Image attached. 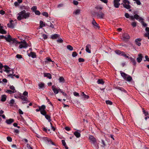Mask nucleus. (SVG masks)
<instances>
[{
  "mask_svg": "<svg viewBox=\"0 0 149 149\" xmlns=\"http://www.w3.org/2000/svg\"><path fill=\"white\" fill-rule=\"evenodd\" d=\"M18 15L17 19L20 21L24 19L28 18L30 16V13L29 12H26L25 10H23L18 13Z\"/></svg>",
  "mask_w": 149,
  "mask_h": 149,
  "instance_id": "obj_1",
  "label": "nucleus"
},
{
  "mask_svg": "<svg viewBox=\"0 0 149 149\" xmlns=\"http://www.w3.org/2000/svg\"><path fill=\"white\" fill-rule=\"evenodd\" d=\"M4 39L8 42H10L11 41H12L13 42L11 43H10V45L13 43H18V41L16 40L15 38H13L11 37L9 35H8L7 37L4 36L3 35L0 36V39Z\"/></svg>",
  "mask_w": 149,
  "mask_h": 149,
  "instance_id": "obj_2",
  "label": "nucleus"
},
{
  "mask_svg": "<svg viewBox=\"0 0 149 149\" xmlns=\"http://www.w3.org/2000/svg\"><path fill=\"white\" fill-rule=\"evenodd\" d=\"M18 43L19 44V49H22V48H26L28 46V44L27 43L26 41L24 40L21 41V42H18V43Z\"/></svg>",
  "mask_w": 149,
  "mask_h": 149,
  "instance_id": "obj_3",
  "label": "nucleus"
},
{
  "mask_svg": "<svg viewBox=\"0 0 149 149\" xmlns=\"http://www.w3.org/2000/svg\"><path fill=\"white\" fill-rule=\"evenodd\" d=\"M120 74L121 76L125 80L128 81H130L132 80V78L130 76L124 72H121Z\"/></svg>",
  "mask_w": 149,
  "mask_h": 149,
  "instance_id": "obj_4",
  "label": "nucleus"
},
{
  "mask_svg": "<svg viewBox=\"0 0 149 149\" xmlns=\"http://www.w3.org/2000/svg\"><path fill=\"white\" fill-rule=\"evenodd\" d=\"M39 108L40 109V112L41 113L42 115L45 114L46 112L45 110L46 108L45 106L43 105L41 106H39Z\"/></svg>",
  "mask_w": 149,
  "mask_h": 149,
  "instance_id": "obj_5",
  "label": "nucleus"
},
{
  "mask_svg": "<svg viewBox=\"0 0 149 149\" xmlns=\"http://www.w3.org/2000/svg\"><path fill=\"white\" fill-rule=\"evenodd\" d=\"M120 0H113V4L114 7L116 8H118L120 6V4L119 2Z\"/></svg>",
  "mask_w": 149,
  "mask_h": 149,
  "instance_id": "obj_6",
  "label": "nucleus"
},
{
  "mask_svg": "<svg viewBox=\"0 0 149 149\" xmlns=\"http://www.w3.org/2000/svg\"><path fill=\"white\" fill-rule=\"evenodd\" d=\"M4 67L5 69L4 71L6 72L7 73H9V72L12 71V74H13V70L12 69L10 68L7 65L4 66Z\"/></svg>",
  "mask_w": 149,
  "mask_h": 149,
  "instance_id": "obj_7",
  "label": "nucleus"
},
{
  "mask_svg": "<svg viewBox=\"0 0 149 149\" xmlns=\"http://www.w3.org/2000/svg\"><path fill=\"white\" fill-rule=\"evenodd\" d=\"M95 13L96 15L97 18L102 19L103 18L104 16V14L102 12H100V13H99L97 12H95Z\"/></svg>",
  "mask_w": 149,
  "mask_h": 149,
  "instance_id": "obj_8",
  "label": "nucleus"
},
{
  "mask_svg": "<svg viewBox=\"0 0 149 149\" xmlns=\"http://www.w3.org/2000/svg\"><path fill=\"white\" fill-rule=\"evenodd\" d=\"M138 57L136 59V60L139 63L141 62L142 60V58L143 57L142 56V55L141 54H138Z\"/></svg>",
  "mask_w": 149,
  "mask_h": 149,
  "instance_id": "obj_9",
  "label": "nucleus"
},
{
  "mask_svg": "<svg viewBox=\"0 0 149 149\" xmlns=\"http://www.w3.org/2000/svg\"><path fill=\"white\" fill-rule=\"evenodd\" d=\"M89 138L90 140L92 141L93 143L95 144L96 142V139L93 136H90Z\"/></svg>",
  "mask_w": 149,
  "mask_h": 149,
  "instance_id": "obj_10",
  "label": "nucleus"
},
{
  "mask_svg": "<svg viewBox=\"0 0 149 149\" xmlns=\"http://www.w3.org/2000/svg\"><path fill=\"white\" fill-rule=\"evenodd\" d=\"M91 45L90 44H87L86 47V51L89 53H91Z\"/></svg>",
  "mask_w": 149,
  "mask_h": 149,
  "instance_id": "obj_11",
  "label": "nucleus"
},
{
  "mask_svg": "<svg viewBox=\"0 0 149 149\" xmlns=\"http://www.w3.org/2000/svg\"><path fill=\"white\" fill-rule=\"evenodd\" d=\"M92 24L93 25L94 27L95 28H99V27L98 26V24H97L95 20L94 19H93V20L92 22Z\"/></svg>",
  "mask_w": 149,
  "mask_h": 149,
  "instance_id": "obj_12",
  "label": "nucleus"
},
{
  "mask_svg": "<svg viewBox=\"0 0 149 149\" xmlns=\"http://www.w3.org/2000/svg\"><path fill=\"white\" fill-rule=\"evenodd\" d=\"M52 89L55 94H56L58 93L59 89H57L55 86H52Z\"/></svg>",
  "mask_w": 149,
  "mask_h": 149,
  "instance_id": "obj_13",
  "label": "nucleus"
},
{
  "mask_svg": "<svg viewBox=\"0 0 149 149\" xmlns=\"http://www.w3.org/2000/svg\"><path fill=\"white\" fill-rule=\"evenodd\" d=\"M142 39L141 38L136 39L135 41V42L136 45L139 46H140L141 45L140 42L141 41Z\"/></svg>",
  "mask_w": 149,
  "mask_h": 149,
  "instance_id": "obj_14",
  "label": "nucleus"
},
{
  "mask_svg": "<svg viewBox=\"0 0 149 149\" xmlns=\"http://www.w3.org/2000/svg\"><path fill=\"white\" fill-rule=\"evenodd\" d=\"M134 19L136 20H138L139 22L141 20H143V19L141 17H139V16L137 14H135L134 15Z\"/></svg>",
  "mask_w": 149,
  "mask_h": 149,
  "instance_id": "obj_15",
  "label": "nucleus"
},
{
  "mask_svg": "<svg viewBox=\"0 0 149 149\" xmlns=\"http://www.w3.org/2000/svg\"><path fill=\"white\" fill-rule=\"evenodd\" d=\"M18 97L21 98L22 100L29 102L28 99L26 97L24 96L23 95H20Z\"/></svg>",
  "mask_w": 149,
  "mask_h": 149,
  "instance_id": "obj_16",
  "label": "nucleus"
},
{
  "mask_svg": "<svg viewBox=\"0 0 149 149\" xmlns=\"http://www.w3.org/2000/svg\"><path fill=\"white\" fill-rule=\"evenodd\" d=\"M145 30L146 33L144 34V36L145 37H147L148 38V37L149 36V28L146 27Z\"/></svg>",
  "mask_w": 149,
  "mask_h": 149,
  "instance_id": "obj_17",
  "label": "nucleus"
},
{
  "mask_svg": "<svg viewBox=\"0 0 149 149\" xmlns=\"http://www.w3.org/2000/svg\"><path fill=\"white\" fill-rule=\"evenodd\" d=\"M14 121V120L13 119H7L6 120V123L8 124H10Z\"/></svg>",
  "mask_w": 149,
  "mask_h": 149,
  "instance_id": "obj_18",
  "label": "nucleus"
},
{
  "mask_svg": "<svg viewBox=\"0 0 149 149\" xmlns=\"http://www.w3.org/2000/svg\"><path fill=\"white\" fill-rule=\"evenodd\" d=\"M114 87L116 89H119L121 91H124L125 92H126V91L123 88L120 87L118 86H114Z\"/></svg>",
  "mask_w": 149,
  "mask_h": 149,
  "instance_id": "obj_19",
  "label": "nucleus"
},
{
  "mask_svg": "<svg viewBox=\"0 0 149 149\" xmlns=\"http://www.w3.org/2000/svg\"><path fill=\"white\" fill-rule=\"evenodd\" d=\"M44 77H47L49 79L52 78L51 75L49 73H44Z\"/></svg>",
  "mask_w": 149,
  "mask_h": 149,
  "instance_id": "obj_20",
  "label": "nucleus"
},
{
  "mask_svg": "<svg viewBox=\"0 0 149 149\" xmlns=\"http://www.w3.org/2000/svg\"><path fill=\"white\" fill-rule=\"evenodd\" d=\"M124 40H128L130 39V37L128 34L127 33L124 34L123 36Z\"/></svg>",
  "mask_w": 149,
  "mask_h": 149,
  "instance_id": "obj_21",
  "label": "nucleus"
},
{
  "mask_svg": "<svg viewBox=\"0 0 149 149\" xmlns=\"http://www.w3.org/2000/svg\"><path fill=\"white\" fill-rule=\"evenodd\" d=\"M7 98V96L5 95H2L1 96V101L2 102H5Z\"/></svg>",
  "mask_w": 149,
  "mask_h": 149,
  "instance_id": "obj_22",
  "label": "nucleus"
},
{
  "mask_svg": "<svg viewBox=\"0 0 149 149\" xmlns=\"http://www.w3.org/2000/svg\"><path fill=\"white\" fill-rule=\"evenodd\" d=\"M46 114L47 112H46L45 114L43 115L45 116V118L48 120L49 122H50L51 121V120L50 119L51 117L47 115Z\"/></svg>",
  "mask_w": 149,
  "mask_h": 149,
  "instance_id": "obj_23",
  "label": "nucleus"
},
{
  "mask_svg": "<svg viewBox=\"0 0 149 149\" xmlns=\"http://www.w3.org/2000/svg\"><path fill=\"white\" fill-rule=\"evenodd\" d=\"M81 96L83 97L85 99H88L89 98V96L85 95L84 92L81 93Z\"/></svg>",
  "mask_w": 149,
  "mask_h": 149,
  "instance_id": "obj_24",
  "label": "nucleus"
},
{
  "mask_svg": "<svg viewBox=\"0 0 149 149\" xmlns=\"http://www.w3.org/2000/svg\"><path fill=\"white\" fill-rule=\"evenodd\" d=\"M59 36V35L58 34H55L52 35L51 37V38L52 39H56Z\"/></svg>",
  "mask_w": 149,
  "mask_h": 149,
  "instance_id": "obj_25",
  "label": "nucleus"
},
{
  "mask_svg": "<svg viewBox=\"0 0 149 149\" xmlns=\"http://www.w3.org/2000/svg\"><path fill=\"white\" fill-rule=\"evenodd\" d=\"M74 134L77 138H79L80 136V134L77 131L75 132L74 133Z\"/></svg>",
  "mask_w": 149,
  "mask_h": 149,
  "instance_id": "obj_26",
  "label": "nucleus"
},
{
  "mask_svg": "<svg viewBox=\"0 0 149 149\" xmlns=\"http://www.w3.org/2000/svg\"><path fill=\"white\" fill-rule=\"evenodd\" d=\"M8 76L9 77H10L12 78H13L14 76H15V77L17 78H19V76L18 75H15V74H12V73L9 74V75H8Z\"/></svg>",
  "mask_w": 149,
  "mask_h": 149,
  "instance_id": "obj_27",
  "label": "nucleus"
},
{
  "mask_svg": "<svg viewBox=\"0 0 149 149\" xmlns=\"http://www.w3.org/2000/svg\"><path fill=\"white\" fill-rule=\"evenodd\" d=\"M59 82L64 83L65 81V80L64 78L63 77H59Z\"/></svg>",
  "mask_w": 149,
  "mask_h": 149,
  "instance_id": "obj_28",
  "label": "nucleus"
},
{
  "mask_svg": "<svg viewBox=\"0 0 149 149\" xmlns=\"http://www.w3.org/2000/svg\"><path fill=\"white\" fill-rule=\"evenodd\" d=\"M98 84H102L103 85L104 83V82L102 79H99L97 81Z\"/></svg>",
  "mask_w": 149,
  "mask_h": 149,
  "instance_id": "obj_29",
  "label": "nucleus"
},
{
  "mask_svg": "<svg viewBox=\"0 0 149 149\" xmlns=\"http://www.w3.org/2000/svg\"><path fill=\"white\" fill-rule=\"evenodd\" d=\"M123 6L124 8L128 9L130 8V6L129 4H124Z\"/></svg>",
  "mask_w": 149,
  "mask_h": 149,
  "instance_id": "obj_30",
  "label": "nucleus"
},
{
  "mask_svg": "<svg viewBox=\"0 0 149 149\" xmlns=\"http://www.w3.org/2000/svg\"><path fill=\"white\" fill-rule=\"evenodd\" d=\"M130 58L131 61L133 63V64L134 65H136V63L135 60L134 58L131 57Z\"/></svg>",
  "mask_w": 149,
  "mask_h": 149,
  "instance_id": "obj_31",
  "label": "nucleus"
},
{
  "mask_svg": "<svg viewBox=\"0 0 149 149\" xmlns=\"http://www.w3.org/2000/svg\"><path fill=\"white\" fill-rule=\"evenodd\" d=\"M8 27L13 28H14V25L12 23H8L7 24Z\"/></svg>",
  "mask_w": 149,
  "mask_h": 149,
  "instance_id": "obj_32",
  "label": "nucleus"
},
{
  "mask_svg": "<svg viewBox=\"0 0 149 149\" xmlns=\"http://www.w3.org/2000/svg\"><path fill=\"white\" fill-rule=\"evenodd\" d=\"M10 88L12 90L13 93H15L16 92V91L15 88V87L13 86H10Z\"/></svg>",
  "mask_w": 149,
  "mask_h": 149,
  "instance_id": "obj_33",
  "label": "nucleus"
},
{
  "mask_svg": "<svg viewBox=\"0 0 149 149\" xmlns=\"http://www.w3.org/2000/svg\"><path fill=\"white\" fill-rule=\"evenodd\" d=\"M67 48L70 51H72L73 50V47L70 45H68L67 46Z\"/></svg>",
  "mask_w": 149,
  "mask_h": 149,
  "instance_id": "obj_34",
  "label": "nucleus"
},
{
  "mask_svg": "<svg viewBox=\"0 0 149 149\" xmlns=\"http://www.w3.org/2000/svg\"><path fill=\"white\" fill-rule=\"evenodd\" d=\"M80 11L79 10L77 9L74 11L73 12V13L75 14L76 15L79 14L80 13Z\"/></svg>",
  "mask_w": 149,
  "mask_h": 149,
  "instance_id": "obj_35",
  "label": "nucleus"
},
{
  "mask_svg": "<svg viewBox=\"0 0 149 149\" xmlns=\"http://www.w3.org/2000/svg\"><path fill=\"white\" fill-rule=\"evenodd\" d=\"M45 24L42 21H40V27L41 28H42L43 27L45 26Z\"/></svg>",
  "mask_w": 149,
  "mask_h": 149,
  "instance_id": "obj_36",
  "label": "nucleus"
},
{
  "mask_svg": "<svg viewBox=\"0 0 149 149\" xmlns=\"http://www.w3.org/2000/svg\"><path fill=\"white\" fill-rule=\"evenodd\" d=\"M122 52H121L119 50H116L115 51V52L116 54L121 55H122Z\"/></svg>",
  "mask_w": 149,
  "mask_h": 149,
  "instance_id": "obj_37",
  "label": "nucleus"
},
{
  "mask_svg": "<svg viewBox=\"0 0 149 149\" xmlns=\"http://www.w3.org/2000/svg\"><path fill=\"white\" fill-rule=\"evenodd\" d=\"M30 55L33 58H34L36 57V54L35 53L31 52L30 53Z\"/></svg>",
  "mask_w": 149,
  "mask_h": 149,
  "instance_id": "obj_38",
  "label": "nucleus"
},
{
  "mask_svg": "<svg viewBox=\"0 0 149 149\" xmlns=\"http://www.w3.org/2000/svg\"><path fill=\"white\" fill-rule=\"evenodd\" d=\"M40 88H42L44 86V84L43 83H41L38 85Z\"/></svg>",
  "mask_w": 149,
  "mask_h": 149,
  "instance_id": "obj_39",
  "label": "nucleus"
},
{
  "mask_svg": "<svg viewBox=\"0 0 149 149\" xmlns=\"http://www.w3.org/2000/svg\"><path fill=\"white\" fill-rule=\"evenodd\" d=\"M141 23L143 26L144 27H146L147 26V24L145 22H144L143 20H141L140 22Z\"/></svg>",
  "mask_w": 149,
  "mask_h": 149,
  "instance_id": "obj_40",
  "label": "nucleus"
},
{
  "mask_svg": "<svg viewBox=\"0 0 149 149\" xmlns=\"http://www.w3.org/2000/svg\"><path fill=\"white\" fill-rule=\"evenodd\" d=\"M106 103L107 104L112 105V102L110 100H106Z\"/></svg>",
  "mask_w": 149,
  "mask_h": 149,
  "instance_id": "obj_41",
  "label": "nucleus"
},
{
  "mask_svg": "<svg viewBox=\"0 0 149 149\" xmlns=\"http://www.w3.org/2000/svg\"><path fill=\"white\" fill-rule=\"evenodd\" d=\"M42 15L46 17H48V14L46 12H44L42 13Z\"/></svg>",
  "mask_w": 149,
  "mask_h": 149,
  "instance_id": "obj_42",
  "label": "nucleus"
},
{
  "mask_svg": "<svg viewBox=\"0 0 149 149\" xmlns=\"http://www.w3.org/2000/svg\"><path fill=\"white\" fill-rule=\"evenodd\" d=\"M0 33L2 34H4L6 33V31L2 29L1 31H0Z\"/></svg>",
  "mask_w": 149,
  "mask_h": 149,
  "instance_id": "obj_43",
  "label": "nucleus"
},
{
  "mask_svg": "<svg viewBox=\"0 0 149 149\" xmlns=\"http://www.w3.org/2000/svg\"><path fill=\"white\" fill-rule=\"evenodd\" d=\"M95 8L97 10H98V9L102 10L103 9V8L102 7L98 6L95 7Z\"/></svg>",
  "mask_w": 149,
  "mask_h": 149,
  "instance_id": "obj_44",
  "label": "nucleus"
},
{
  "mask_svg": "<svg viewBox=\"0 0 149 149\" xmlns=\"http://www.w3.org/2000/svg\"><path fill=\"white\" fill-rule=\"evenodd\" d=\"M48 61L52 62H53V61H52L51 59L49 58H46V60L45 61L46 63H47Z\"/></svg>",
  "mask_w": 149,
  "mask_h": 149,
  "instance_id": "obj_45",
  "label": "nucleus"
},
{
  "mask_svg": "<svg viewBox=\"0 0 149 149\" xmlns=\"http://www.w3.org/2000/svg\"><path fill=\"white\" fill-rule=\"evenodd\" d=\"M77 52H74L72 53V56L73 57H75L77 56Z\"/></svg>",
  "mask_w": 149,
  "mask_h": 149,
  "instance_id": "obj_46",
  "label": "nucleus"
},
{
  "mask_svg": "<svg viewBox=\"0 0 149 149\" xmlns=\"http://www.w3.org/2000/svg\"><path fill=\"white\" fill-rule=\"evenodd\" d=\"M37 9V7L36 6H33L32 7L31 9L34 12H35Z\"/></svg>",
  "mask_w": 149,
  "mask_h": 149,
  "instance_id": "obj_47",
  "label": "nucleus"
},
{
  "mask_svg": "<svg viewBox=\"0 0 149 149\" xmlns=\"http://www.w3.org/2000/svg\"><path fill=\"white\" fill-rule=\"evenodd\" d=\"M16 57L17 58L19 59H21V58H22V55L19 54H17L16 56Z\"/></svg>",
  "mask_w": 149,
  "mask_h": 149,
  "instance_id": "obj_48",
  "label": "nucleus"
},
{
  "mask_svg": "<svg viewBox=\"0 0 149 149\" xmlns=\"http://www.w3.org/2000/svg\"><path fill=\"white\" fill-rule=\"evenodd\" d=\"M61 141L62 144L65 147V146H67L66 143L65 142L64 140H62Z\"/></svg>",
  "mask_w": 149,
  "mask_h": 149,
  "instance_id": "obj_49",
  "label": "nucleus"
},
{
  "mask_svg": "<svg viewBox=\"0 0 149 149\" xmlns=\"http://www.w3.org/2000/svg\"><path fill=\"white\" fill-rule=\"evenodd\" d=\"M79 61L80 62H84V59L79 58L78 59Z\"/></svg>",
  "mask_w": 149,
  "mask_h": 149,
  "instance_id": "obj_50",
  "label": "nucleus"
},
{
  "mask_svg": "<svg viewBox=\"0 0 149 149\" xmlns=\"http://www.w3.org/2000/svg\"><path fill=\"white\" fill-rule=\"evenodd\" d=\"M122 55L121 56H123L124 57H125L126 58H129V57L128 56H127L124 52H122Z\"/></svg>",
  "mask_w": 149,
  "mask_h": 149,
  "instance_id": "obj_51",
  "label": "nucleus"
},
{
  "mask_svg": "<svg viewBox=\"0 0 149 149\" xmlns=\"http://www.w3.org/2000/svg\"><path fill=\"white\" fill-rule=\"evenodd\" d=\"M35 12V14L37 15H39L40 14V13L38 10H36L35 11V12Z\"/></svg>",
  "mask_w": 149,
  "mask_h": 149,
  "instance_id": "obj_52",
  "label": "nucleus"
},
{
  "mask_svg": "<svg viewBox=\"0 0 149 149\" xmlns=\"http://www.w3.org/2000/svg\"><path fill=\"white\" fill-rule=\"evenodd\" d=\"M6 92L7 93H9V94H11L13 93V91L12 90H7Z\"/></svg>",
  "mask_w": 149,
  "mask_h": 149,
  "instance_id": "obj_53",
  "label": "nucleus"
},
{
  "mask_svg": "<svg viewBox=\"0 0 149 149\" xmlns=\"http://www.w3.org/2000/svg\"><path fill=\"white\" fill-rule=\"evenodd\" d=\"M57 42L60 43L63 42V40L61 38L58 39V40H57Z\"/></svg>",
  "mask_w": 149,
  "mask_h": 149,
  "instance_id": "obj_54",
  "label": "nucleus"
},
{
  "mask_svg": "<svg viewBox=\"0 0 149 149\" xmlns=\"http://www.w3.org/2000/svg\"><path fill=\"white\" fill-rule=\"evenodd\" d=\"M143 112L145 116H147L148 114V112L146 111L145 110H143Z\"/></svg>",
  "mask_w": 149,
  "mask_h": 149,
  "instance_id": "obj_55",
  "label": "nucleus"
},
{
  "mask_svg": "<svg viewBox=\"0 0 149 149\" xmlns=\"http://www.w3.org/2000/svg\"><path fill=\"white\" fill-rule=\"evenodd\" d=\"M7 139L9 142H11L12 141V138L10 136H8L7 138Z\"/></svg>",
  "mask_w": 149,
  "mask_h": 149,
  "instance_id": "obj_56",
  "label": "nucleus"
},
{
  "mask_svg": "<svg viewBox=\"0 0 149 149\" xmlns=\"http://www.w3.org/2000/svg\"><path fill=\"white\" fill-rule=\"evenodd\" d=\"M73 3L74 5H77L78 4V2L77 1L74 0L73 1Z\"/></svg>",
  "mask_w": 149,
  "mask_h": 149,
  "instance_id": "obj_57",
  "label": "nucleus"
},
{
  "mask_svg": "<svg viewBox=\"0 0 149 149\" xmlns=\"http://www.w3.org/2000/svg\"><path fill=\"white\" fill-rule=\"evenodd\" d=\"M131 25L133 27H135L136 25V22H133L132 24Z\"/></svg>",
  "mask_w": 149,
  "mask_h": 149,
  "instance_id": "obj_58",
  "label": "nucleus"
},
{
  "mask_svg": "<svg viewBox=\"0 0 149 149\" xmlns=\"http://www.w3.org/2000/svg\"><path fill=\"white\" fill-rule=\"evenodd\" d=\"M145 58H146V60H144V61H149V58L147 56H145Z\"/></svg>",
  "mask_w": 149,
  "mask_h": 149,
  "instance_id": "obj_59",
  "label": "nucleus"
},
{
  "mask_svg": "<svg viewBox=\"0 0 149 149\" xmlns=\"http://www.w3.org/2000/svg\"><path fill=\"white\" fill-rule=\"evenodd\" d=\"M15 100L14 99H11L10 101V104H13L14 103Z\"/></svg>",
  "mask_w": 149,
  "mask_h": 149,
  "instance_id": "obj_60",
  "label": "nucleus"
},
{
  "mask_svg": "<svg viewBox=\"0 0 149 149\" xmlns=\"http://www.w3.org/2000/svg\"><path fill=\"white\" fill-rule=\"evenodd\" d=\"M123 2L124 3V4L127 3L129 4L130 3L129 1L127 0H124Z\"/></svg>",
  "mask_w": 149,
  "mask_h": 149,
  "instance_id": "obj_61",
  "label": "nucleus"
},
{
  "mask_svg": "<svg viewBox=\"0 0 149 149\" xmlns=\"http://www.w3.org/2000/svg\"><path fill=\"white\" fill-rule=\"evenodd\" d=\"M125 16L127 18H129L130 16L128 13H126L125 14Z\"/></svg>",
  "mask_w": 149,
  "mask_h": 149,
  "instance_id": "obj_62",
  "label": "nucleus"
},
{
  "mask_svg": "<svg viewBox=\"0 0 149 149\" xmlns=\"http://www.w3.org/2000/svg\"><path fill=\"white\" fill-rule=\"evenodd\" d=\"M42 37H43V38L44 39H47V36L45 34H43L42 35Z\"/></svg>",
  "mask_w": 149,
  "mask_h": 149,
  "instance_id": "obj_63",
  "label": "nucleus"
},
{
  "mask_svg": "<svg viewBox=\"0 0 149 149\" xmlns=\"http://www.w3.org/2000/svg\"><path fill=\"white\" fill-rule=\"evenodd\" d=\"M28 93L26 91H24L23 93V95L26 96H28Z\"/></svg>",
  "mask_w": 149,
  "mask_h": 149,
  "instance_id": "obj_64",
  "label": "nucleus"
}]
</instances>
